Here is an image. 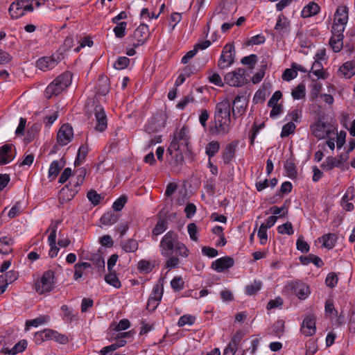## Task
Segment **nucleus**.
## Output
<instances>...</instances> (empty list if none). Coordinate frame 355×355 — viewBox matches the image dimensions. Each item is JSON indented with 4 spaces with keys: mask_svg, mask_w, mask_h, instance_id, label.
Masks as SVG:
<instances>
[{
    "mask_svg": "<svg viewBox=\"0 0 355 355\" xmlns=\"http://www.w3.org/2000/svg\"><path fill=\"white\" fill-rule=\"evenodd\" d=\"M159 248L160 254L168 258L164 263V268L168 270L178 268L180 259H187L190 254L189 248L181 241L179 234L173 230H170L164 235Z\"/></svg>",
    "mask_w": 355,
    "mask_h": 355,
    "instance_id": "nucleus-1",
    "label": "nucleus"
},
{
    "mask_svg": "<svg viewBox=\"0 0 355 355\" xmlns=\"http://www.w3.org/2000/svg\"><path fill=\"white\" fill-rule=\"evenodd\" d=\"M189 135H173V140L167 149L166 157L168 164L173 169H180L184 162L180 148L189 149Z\"/></svg>",
    "mask_w": 355,
    "mask_h": 355,
    "instance_id": "nucleus-2",
    "label": "nucleus"
},
{
    "mask_svg": "<svg viewBox=\"0 0 355 355\" xmlns=\"http://www.w3.org/2000/svg\"><path fill=\"white\" fill-rule=\"evenodd\" d=\"M231 105L229 101L218 103L214 114L215 131L228 133L231 130Z\"/></svg>",
    "mask_w": 355,
    "mask_h": 355,
    "instance_id": "nucleus-3",
    "label": "nucleus"
},
{
    "mask_svg": "<svg viewBox=\"0 0 355 355\" xmlns=\"http://www.w3.org/2000/svg\"><path fill=\"white\" fill-rule=\"evenodd\" d=\"M87 170L85 167H81L76 170L75 178L66 184L60 191L59 200L61 202L70 201L80 190V186L83 184Z\"/></svg>",
    "mask_w": 355,
    "mask_h": 355,
    "instance_id": "nucleus-4",
    "label": "nucleus"
},
{
    "mask_svg": "<svg viewBox=\"0 0 355 355\" xmlns=\"http://www.w3.org/2000/svg\"><path fill=\"white\" fill-rule=\"evenodd\" d=\"M72 74L69 71H66L58 76L53 80L46 88L44 96L49 99L53 96H56L61 94L71 84Z\"/></svg>",
    "mask_w": 355,
    "mask_h": 355,
    "instance_id": "nucleus-5",
    "label": "nucleus"
},
{
    "mask_svg": "<svg viewBox=\"0 0 355 355\" xmlns=\"http://www.w3.org/2000/svg\"><path fill=\"white\" fill-rule=\"evenodd\" d=\"M58 107L55 110H49L48 107L40 112H36L32 116L33 121H42L44 125V132H49L50 128L58 118Z\"/></svg>",
    "mask_w": 355,
    "mask_h": 355,
    "instance_id": "nucleus-6",
    "label": "nucleus"
},
{
    "mask_svg": "<svg viewBox=\"0 0 355 355\" xmlns=\"http://www.w3.org/2000/svg\"><path fill=\"white\" fill-rule=\"evenodd\" d=\"M149 27L146 24H141L134 31L133 34L128 37L130 46L138 48L144 45L150 38Z\"/></svg>",
    "mask_w": 355,
    "mask_h": 355,
    "instance_id": "nucleus-7",
    "label": "nucleus"
},
{
    "mask_svg": "<svg viewBox=\"0 0 355 355\" xmlns=\"http://www.w3.org/2000/svg\"><path fill=\"white\" fill-rule=\"evenodd\" d=\"M285 288L288 292L294 294L301 300L308 298L311 294L309 286L301 280L288 282Z\"/></svg>",
    "mask_w": 355,
    "mask_h": 355,
    "instance_id": "nucleus-8",
    "label": "nucleus"
},
{
    "mask_svg": "<svg viewBox=\"0 0 355 355\" xmlns=\"http://www.w3.org/2000/svg\"><path fill=\"white\" fill-rule=\"evenodd\" d=\"M55 274L53 270H49L44 272L40 279L35 283L36 291L42 294L51 291L54 288Z\"/></svg>",
    "mask_w": 355,
    "mask_h": 355,
    "instance_id": "nucleus-9",
    "label": "nucleus"
},
{
    "mask_svg": "<svg viewBox=\"0 0 355 355\" xmlns=\"http://www.w3.org/2000/svg\"><path fill=\"white\" fill-rule=\"evenodd\" d=\"M234 60L235 47L233 44H227L223 49L218 61V67L220 69H225L233 64Z\"/></svg>",
    "mask_w": 355,
    "mask_h": 355,
    "instance_id": "nucleus-10",
    "label": "nucleus"
},
{
    "mask_svg": "<svg viewBox=\"0 0 355 355\" xmlns=\"http://www.w3.org/2000/svg\"><path fill=\"white\" fill-rule=\"evenodd\" d=\"M246 71L243 68H238L234 71L227 73L225 77V83L232 87H241L246 83Z\"/></svg>",
    "mask_w": 355,
    "mask_h": 355,
    "instance_id": "nucleus-11",
    "label": "nucleus"
},
{
    "mask_svg": "<svg viewBox=\"0 0 355 355\" xmlns=\"http://www.w3.org/2000/svg\"><path fill=\"white\" fill-rule=\"evenodd\" d=\"M63 59V53L58 51L51 56L40 58L37 61V67L42 71L52 69Z\"/></svg>",
    "mask_w": 355,
    "mask_h": 355,
    "instance_id": "nucleus-12",
    "label": "nucleus"
},
{
    "mask_svg": "<svg viewBox=\"0 0 355 355\" xmlns=\"http://www.w3.org/2000/svg\"><path fill=\"white\" fill-rule=\"evenodd\" d=\"M9 13L12 18L18 19L27 12H31V4L26 0H17L9 7Z\"/></svg>",
    "mask_w": 355,
    "mask_h": 355,
    "instance_id": "nucleus-13",
    "label": "nucleus"
},
{
    "mask_svg": "<svg viewBox=\"0 0 355 355\" xmlns=\"http://www.w3.org/2000/svg\"><path fill=\"white\" fill-rule=\"evenodd\" d=\"M163 287L158 284L154 286L152 293L148 300L146 309L150 311H154L159 304L163 296Z\"/></svg>",
    "mask_w": 355,
    "mask_h": 355,
    "instance_id": "nucleus-14",
    "label": "nucleus"
},
{
    "mask_svg": "<svg viewBox=\"0 0 355 355\" xmlns=\"http://www.w3.org/2000/svg\"><path fill=\"white\" fill-rule=\"evenodd\" d=\"M17 152L12 144H5L0 146V166L10 163L16 157Z\"/></svg>",
    "mask_w": 355,
    "mask_h": 355,
    "instance_id": "nucleus-15",
    "label": "nucleus"
},
{
    "mask_svg": "<svg viewBox=\"0 0 355 355\" xmlns=\"http://www.w3.org/2000/svg\"><path fill=\"white\" fill-rule=\"evenodd\" d=\"M96 118L95 130L98 132H104L107 127V115L104 108L101 105H96L94 109Z\"/></svg>",
    "mask_w": 355,
    "mask_h": 355,
    "instance_id": "nucleus-16",
    "label": "nucleus"
},
{
    "mask_svg": "<svg viewBox=\"0 0 355 355\" xmlns=\"http://www.w3.org/2000/svg\"><path fill=\"white\" fill-rule=\"evenodd\" d=\"M234 265V260L232 257L225 256L217 259L211 263V268L218 272H223Z\"/></svg>",
    "mask_w": 355,
    "mask_h": 355,
    "instance_id": "nucleus-17",
    "label": "nucleus"
},
{
    "mask_svg": "<svg viewBox=\"0 0 355 355\" xmlns=\"http://www.w3.org/2000/svg\"><path fill=\"white\" fill-rule=\"evenodd\" d=\"M275 30L282 36L289 34L291 31V22L283 14H280L278 16Z\"/></svg>",
    "mask_w": 355,
    "mask_h": 355,
    "instance_id": "nucleus-18",
    "label": "nucleus"
},
{
    "mask_svg": "<svg viewBox=\"0 0 355 355\" xmlns=\"http://www.w3.org/2000/svg\"><path fill=\"white\" fill-rule=\"evenodd\" d=\"M166 116L162 112L156 113L151 119L149 123V129L152 132L162 131L166 125Z\"/></svg>",
    "mask_w": 355,
    "mask_h": 355,
    "instance_id": "nucleus-19",
    "label": "nucleus"
},
{
    "mask_svg": "<svg viewBox=\"0 0 355 355\" xmlns=\"http://www.w3.org/2000/svg\"><path fill=\"white\" fill-rule=\"evenodd\" d=\"M239 142L237 141H234L227 145L224 150L222 153V158L225 164H230L233 158L235 156L236 150L238 146Z\"/></svg>",
    "mask_w": 355,
    "mask_h": 355,
    "instance_id": "nucleus-20",
    "label": "nucleus"
},
{
    "mask_svg": "<svg viewBox=\"0 0 355 355\" xmlns=\"http://www.w3.org/2000/svg\"><path fill=\"white\" fill-rule=\"evenodd\" d=\"M64 165L65 162L62 159L60 161L54 160L51 163L48 171V178L51 182L56 179Z\"/></svg>",
    "mask_w": 355,
    "mask_h": 355,
    "instance_id": "nucleus-21",
    "label": "nucleus"
},
{
    "mask_svg": "<svg viewBox=\"0 0 355 355\" xmlns=\"http://www.w3.org/2000/svg\"><path fill=\"white\" fill-rule=\"evenodd\" d=\"M300 330L306 336L313 335L316 330L315 319L311 317H306L303 320Z\"/></svg>",
    "mask_w": 355,
    "mask_h": 355,
    "instance_id": "nucleus-22",
    "label": "nucleus"
},
{
    "mask_svg": "<svg viewBox=\"0 0 355 355\" xmlns=\"http://www.w3.org/2000/svg\"><path fill=\"white\" fill-rule=\"evenodd\" d=\"M340 168L343 171L349 169V166L343 168L340 165V162L337 161L336 157L329 156L322 163L321 168L325 171H329L334 168Z\"/></svg>",
    "mask_w": 355,
    "mask_h": 355,
    "instance_id": "nucleus-23",
    "label": "nucleus"
},
{
    "mask_svg": "<svg viewBox=\"0 0 355 355\" xmlns=\"http://www.w3.org/2000/svg\"><path fill=\"white\" fill-rule=\"evenodd\" d=\"M349 9L346 6H340L334 14V22L347 24L348 21Z\"/></svg>",
    "mask_w": 355,
    "mask_h": 355,
    "instance_id": "nucleus-24",
    "label": "nucleus"
},
{
    "mask_svg": "<svg viewBox=\"0 0 355 355\" xmlns=\"http://www.w3.org/2000/svg\"><path fill=\"white\" fill-rule=\"evenodd\" d=\"M320 10V7L315 2H311L304 7L301 16L303 18H308L317 15Z\"/></svg>",
    "mask_w": 355,
    "mask_h": 355,
    "instance_id": "nucleus-25",
    "label": "nucleus"
},
{
    "mask_svg": "<svg viewBox=\"0 0 355 355\" xmlns=\"http://www.w3.org/2000/svg\"><path fill=\"white\" fill-rule=\"evenodd\" d=\"M338 71L346 78H350L355 74V62L349 61L345 62Z\"/></svg>",
    "mask_w": 355,
    "mask_h": 355,
    "instance_id": "nucleus-26",
    "label": "nucleus"
},
{
    "mask_svg": "<svg viewBox=\"0 0 355 355\" xmlns=\"http://www.w3.org/2000/svg\"><path fill=\"white\" fill-rule=\"evenodd\" d=\"M13 239L10 237L3 236L0 239V252L8 254L12 250Z\"/></svg>",
    "mask_w": 355,
    "mask_h": 355,
    "instance_id": "nucleus-27",
    "label": "nucleus"
},
{
    "mask_svg": "<svg viewBox=\"0 0 355 355\" xmlns=\"http://www.w3.org/2000/svg\"><path fill=\"white\" fill-rule=\"evenodd\" d=\"M119 218L118 214H116L114 211H110L105 213L101 218V223L104 225H112L116 223Z\"/></svg>",
    "mask_w": 355,
    "mask_h": 355,
    "instance_id": "nucleus-28",
    "label": "nucleus"
},
{
    "mask_svg": "<svg viewBox=\"0 0 355 355\" xmlns=\"http://www.w3.org/2000/svg\"><path fill=\"white\" fill-rule=\"evenodd\" d=\"M301 263L304 265H308L310 263H313L318 268H320L323 266L324 263L321 258L314 254H309L308 256H301L300 257Z\"/></svg>",
    "mask_w": 355,
    "mask_h": 355,
    "instance_id": "nucleus-29",
    "label": "nucleus"
},
{
    "mask_svg": "<svg viewBox=\"0 0 355 355\" xmlns=\"http://www.w3.org/2000/svg\"><path fill=\"white\" fill-rule=\"evenodd\" d=\"M284 169L286 171L287 176L294 180L297 178V171L294 161L291 159H286L284 164Z\"/></svg>",
    "mask_w": 355,
    "mask_h": 355,
    "instance_id": "nucleus-30",
    "label": "nucleus"
},
{
    "mask_svg": "<svg viewBox=\"0 0 355 355\" xmlns=\"http://www.w3.org/2000/svg\"><path fill=\"white\" fill-rule=\"evenodd\" d=\"M337 236L333 233L324 234L320 238V241L322 242V245L328 249H332L336 243Z\"/></svg>",
    "mask_w": 355,
    "mask_h": 355,
    "instance_id": "nucleus-31",
    "label": "nucleus"
},
{
    "mask_svg": "<svg viewBox=\"0 0 355 355\" xmlns=\"http://www.w3.org/2000/svg\"><path fill=\"white\" fill-rule=\"evenodd\" d=\"M121 245L125 252H135L138 250L139 243L134 239H129L122 241Z\"/></svg>",
    "mask_w": 355,
    "mask_h": 355,
    "instance_id": "nucleus-32",
    "label": "nucleus"
},
{
    "mask_svg": "<svg viewBox=\"0 0 355 355\" xmlns=\"http://www.w3.org/2000/svg\"><path fill=\"white\" fill-rule=\"evenodd\" d=\"M110 91L109 79L107 77H102L98 79L97 83V93L105 96Z\"/></svg>",
    "mask_w": 355,
    "mask_h": 355,
    "instance_id": "nucleus-33",
    "label": "nucleus"
},
{
    "mask_svg": "<svg viewBox=\"0 0 355 355\" xmlns=\"http://www.w3.org/2000/svg\"><path fill=\"white\" fill-rule=\"evenodd\" d=\"M92 264L88 262H78L74 266L73 279L77 281L83 277V270L91 268Z\"/></svg>",
    "mask_w": 355,
    "mask_h": 355,
    "instance_id": "nucleus-34",
    "label": "nucleus"
},
{
    "mask_svg": "<svg viewBox=\"0 0 355 355\" xmlns=\"http://www.w3.org/2000/svg\"><path fill=\"white\" fill-rule=\"evenodd\" d=\"M90 261H92L93 265L96 268L98 272L101 273L105 271V260L101 254H92L90 258Z\"/></svg>",
    "mask_w": 355,
    "mask_h": 355,
    "instance_id": "nucleus-35",
    "label": "nucleus"
},
{
    "mask_svg": "<svg viewBox=\"0 0 355 355\" xmlns=\"http://www.w3.org/2000/svg\"><path fill=\"white\" fill-rule=\"evenodd\" d=\"M220 149V143L217 141H212L208 143L205 147V153L208 159L213 157Z\"/></svg>",
    "mask_w": 355,
    "mask_h": 355,
    "instance_id": "nucleus-36",
    "label": "nucleus"
},
{
    "mask_svg": "<svg viewBox=\"0 0 355 355\" xmlns=\"http://www.w3.org/2000/svg\"><path fill=\"white\" fill-rule=\"evenodd\" d=\"M89 152V147L87 144L82 145L80 146L77 156L76 157L74 165L75 166H79L80 165L84 159H85L86 156L87 155Z\"/></svg>",
    "mask_w": 355,
    "mask_h": 355,
    "instance_id": "nucleus-37",
    "label": "nucleus"
},
{
    "mask_svg": "<svg viewBox=\"0 0 355 355\" xmlns=\"http://www.w3.org/2000/svg\"><path fill=\"white\" fill-rule=\"evenodd\" d=\"M168 221L165 219H159L153 229V236H159L164 233L168 229Z\"/></svg>",
    "mask_w": 355,
    "mask_h": 355,
    "instance_id": "nucleus-38",
    "label": "nucleus"
},
{
    "mask_svg": "<svg viewBox=\"0 0 355 355\" xmlns=\"http://www.w3.org/2000/svg\"><path fill=\"white\" fill-rule=\"evenodd\" d=\"M105 281L108 284L114 286L116 288H119L121 287V283L116 276V274L115 272H109L107 275L105 277Z\"/></svg>",
    "mask_w": 355,
    "mask_h": 355,
    "instance_id": "nucleus-39",
    "label": "nucleus"
},
{
    "mask_svg": "<svg viewBox=\"0 0 355 355\" xmlns=\"http://www.w3.org/2000/svg\"><path fill=\"white\" fill-rule=\"evenodd\" d=\"M311 71L318 78H326V76H324V73L323 71V66L320 61H314V62L312 64Z\"/></svg>",
    "mask_w": 355,
    "mask_h": 355,
    "instance_id": "nucleus-40",
    "label": "nucleus"
},
{
    "mask_svg": "<svg viewBox=\"0 0 355 355\" xmlns=\"http://www.w3.org/2000/svg\"><path fill=\"white\" fill-rule=\"evenodd\" d=\"M49 320V317L48 315H42L33 320H26V328L30 327H37L39 325L47 322Z\"/></svg>",
    "mask_w": 355,
    "mask_h": 355,
    "instance_id": "nucleus-41",
    "label": "nucleus"
},
{
    "mask_svg": "<svg viewBox=\"0 0 355 355\" xmlns=\"http://www.w3.org/2000/svg\"><path fill=\"white\" fill-rule=\"evenodd\" d=\"M153 268L154 265L149 261L142 259L138 262L137 268L141 273H148L153 270Z\"/></svg>",
    "mask_w": 355,
    "mask_h": 355,
    "instance_id": "nucleus-42",
    "label": "nucleus"
},
{
    "mask_svg": "<svg viewBox=\"0 0 355 355\" xmlns=\"http://www.w3.org/2000/svg\"><path fill=\"white\" fill-rule=\"evenodd\" d=\"M343 38L332 35L329 40V44L334 52H339L343 46Z\"/></svg>",
    "mask_w": 355,
    "mask_h": 355,
    "instance_id": "nucleus-43",
    "label": "nucleus"
},
{
    "mask_svg": "<svg viewBox=\"0 0 355 355\" xmlns=\"http://www.w3.org/2000/svg\"><path fill=\"white\" fill-rule=\"evenodd\" d=\"M262 282L261 281H254L252 284L245 286V293L248 295H253L261 289Z\"/></svg>",
    "mask_w": 355,
    "mask_h": 355,
    "instance_id": "nucleus-44",
    "label": "nucleus"
},
{
    "mask_svg": "<svg viewBox=\"0 0 355 355\" xmlns=\"http://www.w3.org/2000/svg\"><path fill=\"white\" fill-rule=\"evenodd\" d=\"M257 62L258 57L255 54H251L250 55L245 56L241 60V64L247 65L248 68L252 69L254 68Z\"/></svg>",
    "mask_w": 355,
    "mask_h": 355,
    "instance_id": "nucleus-45",
    "label": "nucleus"
},
{
    "mask_svg": "<svg viewBox=\"0 0 355 355\" xmlns=\"http://www.w3.org/2000/svg\"><path fill=\"white\" fill-rule=\"evenodd\" d=\"M277 230L278 233L281 234L292 235L294 233L293 225L289 221L279 225L277 228Z\"/></svg>",
    "mask_w": 355,
    "mask_h": 355,
    "instance_id": "nucleus-46",
    "label": "nucleus"
},
{
    "mask_svg": "<svg viewBox=\"0 0 355 355\" xmlns=\"http://www.w3.org/2000/svg\"><path fill=\"white\" fill-rule=\"evenodd\" d=\"M345 25L346 24L334 22L331 28L332 35L336 36L337 37H344L343 32L345 28Z\"/></svg>",
    "mask_w": 355,
    "mask_h": 355,
    "instance_id": "nucleus-47",
    "label": "nucleus"
},
{
    "mask_svg": "<svg viewBox=\"0 0 355 355\" xmlns=\"http://www.w3.org/2000/svg\"><path fill=\"white\" fill-rule=\"evenodd\" d=\"M87 198L94 206H97L99 205L101 200L103 199V197L93 189L87 192Z\"/></svg>",
    "mask_w": 355,
    "mask_h": 355,
    "instance_id": "nucleus-48",
    "label": "nucleus"
},
{
    "mask_svg": "<svg viewBox=\"0 0 355 355\" xmlns=\"http://www.w3.org/2000/svg\"><path fill=\"white\" fill-rule=\"evenodd\" d=\"M127 25L128 24L125 21L116 24V26L114 28L113 31L117 38H123L125 35Z\"/></svg>",
    "mask_w": 355,
    "mask_h": 355,
    "instance_id": "nucleus-49",
    "label": "nucleus"
},
{
    "mask_svg": "<svg viewBox=\"0 0 355 355\" xmlns=\"http://www.w3.org/2000/svg\"><path fill=\"white\" fill-rule=\"evenodd\" d=\"M195 321H196V318L194 316H192L189 314H185L179 318V320L177 322V325L179 327H182L186 324L192 325L194 324Z\"/></svg>",
    "mask_w": 355,
    "mask_h": 355,
    "instance_id": "nucleus-50",
    "label": "nucleus"
},
{
    "mask_svg": "<svg viewBox=\"0 0 355 355\" xmlns=\"http://www.w3.org/2000/svg\"><path fill=\"white\" fill-rule=\"evenodd\" d=\"M127 202H128V197L125 195H121L113 202L112 208H113L114 211H121Z\"/></svg>",
    "mask_w": 355,
    "mask_h": 355,
    "instance_id": "nucleus-51",
    "label": "nucleus"
},
{
    "mask_svg": "<svg viewBox=\"0 0 355 355\" xmlns=\"http://www.w3.org/2000/svg\"><path fill=\"white\" fill-rule=\"evenodd\" d=\"M130 60L125 56L119 57L114 64V67L118 70L125 69L130 64Z\"/></svg>",
    "mask_w": 355,
    "mask_h": 355,
    "instance_id": "nucleus-52",
    "label": "nucleus"
},
{
    "mask_svg": "<svg viewBox=\"0 0 355 355\" xmlns=\"http://www.w3.org/2000/svg\"><path fill=\"white\" fill-rule=\"evenodd\" d=\"M244 335L245 334L242 330H237L233 335L229 345L233 346L234 348L236 347L238 349L240 342L244 337Z\"/></svg>",
    "mask_w": 355,
    "mask_h": 355,
    "instance_id": "nucleus-53",
    "label": "nucleus"
},
{
    "mask_svg": "<svg viewBox=\"0 0 355 355\" xmlns=\"http://www.w3.org/2000/svg\"><path fill=\"white\" fill-rule=\"evenodd\" d=\"M292 96L294 99H302L305 96V86L301 83L292 91Z\"/></svg>",
    "mask_w": 355,
    "mask_h": 355,
    "instance_id": "nucleus-54",
    "label": "nucleus"
},
{
    "mask_svg": "<svg viewBox=\"0 0 355 355\" xmlns=\"http://www.w3.org/2000/svg\"><path fill=\"white\" fill-rule=\"evenodd\" d=\"M28 345V343L26 340H21L16 343L12 348L11 355H16L18 353L24 352Z\"/></svg>",
    "mask_w": 355,
    "mask_h": 355,
    "instance_id": "nucleus-55",
    "label": "nucleus"
},
{
    "mask_svg": "<svg viewBox=\"0 0 355 355\" xmlns=\"http://www.w3.org/2000/svg\"><path fill=\"white\" fill-rule=\"evenodd\" d=\"M313 133L318 132L322 133H331L329 130H326V125L324 122L319 120L311 126Z\"/></svg>",
    "mask_w": 355,
    "mask_h": 355,
    "instance_id": "nucleus-56",
    "label": "nucleus"
},
{
    "mask_svg": "<svg viewBox=\"0 0 355 355\" xmlns=\"http://www.w3.org/2000/svg\"><path fill=\"white\" fill-rule=\"evenodd\" d=\"M338 282V278L335 272H329L325 279L326 285L331 288L336 287Z\"/></svg>",
    "mask_w": 355,
    "mask_h": 355,
    "instance_id": "nucleus-57",
    "label": "nucleus"
},
{
    "mask_svg": "<svg viewBox=\"0 0 355 355\" xmlns=\"http://www.w3.org/2000/svg\"><path fill=\"white\" fill-rule=\"evenodd\" d=\"M60 309L63 312L64 319L69 322H72L76 319V315L73 313V311L71 309H69L67 305H62Z\"/></svg>",
    "mask_w": 355,
    "mask_h": 355,
    "instance_id": "nucleus-58",
    "label": "nucleus"
},
{
    "mask_svg": "<svg viewBox=\"0 0 355 355\" xmlns=\"http://www.w3.org/2000/svg\"><path fill=\"white\" fill-rule=\"evenodd\" d=\"M74 135H57V143L60 146H64L70 143Z\"/></svg>",
    "mask_w": 355,
    "mask_h": 355,
    "instance_id": "nucleus-59",
    "label": "nucleus"
},
{
    "mask_svg": "<svg viewBox=\"0 0 355 355\" xmlns=\"http://www.w3.org/2000/svg\"><path fill=\"white\" fill-rule=\"evenodd\" d=\"M297 249L302 253L309 252L310 247L307 242L303 240L302 236H300L296 241Z\"/></svg>",
    "mask_w": 355,
    "mask_h": 355,
    "instance_id": "nucleus-60",
    "label": "nucleus"
},
{
    "mask_svg": "<svg viewBox=\"0 0 355 355\" xmlns=\"http://www.w3.org/2000/svg\"><path fill=\"white\" fill-rule=\"evenodd\" d=\"M267 230L263 225H261L259 227L257 236L260 239L261 245H265L268 241Z\"/></svg>",
    "mask_w": 355,
    "mask_h": 355,
    "instance_id": "nucleus-61",
    "label": "nucleus"
},
{
    "mask_svg": "<svg viewBox=\"0 0 355 355\" xmlns=\"http://www.w3.org/2000/svg\"><path fill=\"white\" fill-rule=\"evenodd\" d=\"M18 272L15 270H10L3 275V279H6L5 282H6L7 286L14 282L15 280L18 279Z\"/></svg>",
    "mask_w": 355,
    "mask_h": 355,
    "instance_id": "nucleus-62",
    "label": "nucleus"
},
{
    "mask_svg": "<svg viewBox=\"0 0 355 355\" xmlns=\"http://www.w3.org/2000/svg\"><path fill=\"white\" fill-rule=\"evenodd\" d=\"M21 202H17L10 209L8 212V217L10 218H13L18 216L21 211Z\"/></svg>",
    "mask_w": 355,
    "mask_h": 355,
    "instance_id": "nucleus-63",
    "label": "nucleus"
},
{
    "mask_svg": "<svg viewBox=\"0 0 355 355\" xmlns=\"http://www.w3.org/2000/svg\"><path fill=\"white\" fill-rule=\"evenodd\" d=\"M202 254L209 258H214L218 254V252L214 248L209 246H204L202 248Z\"/></svg>",
    "mask_w": 355,
    "mask_h": 355,
    "instance_id": "nucleus-64",
    "label": "nucleus"
}]
</instances>
